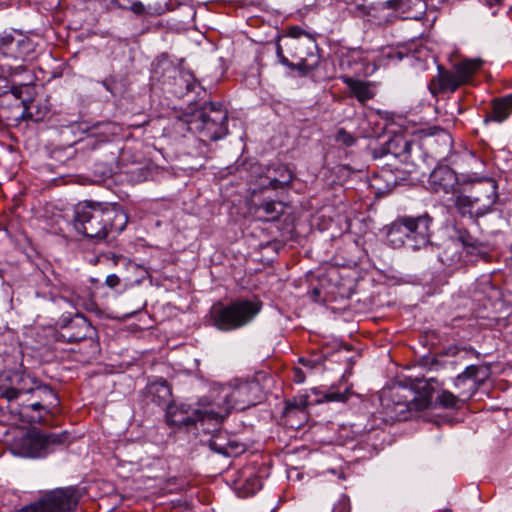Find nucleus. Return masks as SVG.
I'll return each mask as SVG.
<instances>
[{
  "label": "nucleus",
  "mask_w": 512,
  "mask_h": 512,
  "mask_svg": "<svg viewBox=\"0 0 512 512\" xmlns=\"http://www.w3.org/2000/svg\"><path fill=\"white\" fill-rule=\"evenodd\" d=\"M11 91H12V89L10 91H5L1 96V100H0L1 116L8 120H10V119L18 120V119H22V118H33L32 97L34 95V92L30 96V98L27 101H25V103H24L25 111L23 112V115H22V110L15 107L16 100L14 98H10L9 100L4 101L5 94L10 93Z\"/></svg>",
  "instance_id": "412c9836"
},
{
  "label": "nucleus",
  "mask_w": 512,
  "mask_h": 512,
  "mask_svg": "<svg viewBox=\"0 0 512 512\" xmlns=\"http://www.w3.org/2000/svg\"><path fill=\"white\" fill-rule=\"evenodd\" d=\"M498 185L493 179H486L473 185L469 195H457L455 207L458 212L470 217H482L489 213L498 199Z\"/></svg>",
  "instance_id": "6e6552de"
},
{
  "label": "nucleus",
  "mask_w": 512,
  "mask_h": 512,
  "mask_svg": "<svg viewBox=\"0 0 512 512\" xmlns=\"http://www.w3.org/2000/svg\"><path fill=\"white\" fill-rule=\"evenodd\" d=\"M403 59V54L393 47H385L380 51L364 50L361 48L353 49L348 54L340 59V68L343 70L344 66H354L355 73L367 74L374 72L377 68L387 66L391 62H400Z\"/></svg>",
  "instance_id": "9d476101"
},
{
  "label": "nucleus",
  "mask_w": 512,
  "mask_h": 512,
  "mask_svg": "<svg viewBox=\"0 0 512 512\" xmlns=\"http://www.w3.org/2000/svg\"><path fill=\"white\" fill-rule=\"evenodd\" d=\"M454 232V238L461 244L463 252L470 257V261H486L489 258V248L485 242L462 227H455Z\"/></svg>",
  "instance_id": "dca6fc26"
},
{
  "label": "nucleus",
  "mask_w": 512,
  "mask_h": 512,
  "mask_svg": "<svg viewBox=\"0 0 512 512\" xmlns=\"http://www.w3.org/2000/svg\"><path fill=\"white\" fill-rule=\"evenodd\" d=\"M212 408L194 409L186 404L177 405L175 403L169 404L166 410V420L169 426L178 428H189L196 425L197 422H204L206 420H213L209 417L206 411H211Z\"/></svg>",
  "instance_id": "4468645a"
},
{
  "label": "nucleus",
  "mask_w": 512,
  "mask_h": 512,
  "mask_svg": "<svg viewBox=\"0 0 512 512\" xmlns=\"http://www.w3.org/2000/svg\"><path fill=\"white\" fill-rule=\"evenodd\" d=\"M121 259L120 256H116V255H113L112 256V260H113V263L114 265H117L118 264V261Z\"/></svg>",
  "instance_id": "de8ad7c7"
},
{
  "label": "nucleus",
  "mask_w": 512,
  "mask_h": 512,
  "mask_svg": "<svg viewBox=\"0 0 512 512\" xmlns=\"http://www.w3.org/2000/svg\"><path fill=\"white\" fill-rule=\"evenodd\" d=\"M323 192L326 194V196H325V197H326V198H328V194H330V190H329V189H326V190H324Z\"/></svg>",
  "instance_id": "603ef678"
},
{
  "label": "nucleus",
  "mask_w": 512,
  "mask_h": 512,
  "mask_svg": "<svg viewBox=\"0 0 512 512\" xmlns=\"http://www.w3.org/2000/svg\"><path fill=\"white\" fill-rule=\"evenodd\" d=\"M341 348V343L333 341L330 350L329 343L327 341H324V339L322 338V361L330 355L339 353L341 351Z\"/></svg>",
  "instance_id": "72a5a7b5"
},
{
  "label": "nucleus",
  "mask_w": 512,
  "mask_h": 512,
  "mask_svg": "<svg viewBox=\"0 0 512 512\" xmlns=\"http://www.w3.org/2000/svg\"><path fill=\"white\" fill-rule=\"evenodd\" d=\"M332 512H349V505L346 499H340L334 504Z\"/></svg>",
  "instance_id": "37998d69"
},
{
  "label": "nucleus",
  "mask_w": 512,
  "mask_h": 512,
  "mask_svg": "<svg viewBox=\"0 0 512 512\" xmlns=\"http://www.w3.org/2000/svg\"><path fill=\"white\" fill-rule=\"evenodd\" d=\"M269 184L266 188L280 189L286 187L292 180V172L284 165H278L268 170Z\"/></svg>",
  "instance_id": "a878e982"
},
{
  "label": "nucleus",
  "mask_w": 512,
  "mask_h": 512,
  "mask_svg": "<svg viewBox=\"0 0 512 512\" xmlns=\"http://www.w3.org/2000/svg\"><path fill=\"white\" fill-rule=\"evenodd\" d=\"M284 39L283 38H280L279 41L277 42L276 44V54H277V57L279 59V61L285 65V66H288V67H292L293 64L288 60L287 57H285L284 53H283V48H282V44H281V41H283Z\"/></svg>",
  "instance_id": "58836bf2"
},
{
  "label": "nucleus",
  "mask_w": 512,
  "mask_h": 512,
  "mask_svg": "<svg viewBox=\"0 0 512 512\" xmlns=\"http://www.w3.org/2000/svg\"><path fill=\"white\" fill-rule=\"evenodd\" d=\"M228 112L220 102L204 103L180 119L187 129L197 134L202 141H217L228 133Z\"/></svg>",
  "instance_id": "20e7f679"
},
{
  "label": "nucleus",
  "mask_w": 512,
  "mask_h": 512,
  "mask_svg": "<svg viewBox=\"0 0 512 512\" xmlns=\"http://www.w3.org/2000/svg\"><path fill=\"white\" fill-rule=\"evenodd\" d=\"M128 222L123 210L114 205L85 201L74 209V227L88 238L104 239L110 233H121Z\"/></svg>",
  "instance_id": "f03ea898"
},
{
  "label": "nucleus",
  "mask_w": 512,
  "mask_h": 512,
  "mask_svg": "<svg viewBox=\"0 0 512 512\" xmlns=\"http://www.w3.org/2000/svg\"><path fill=\"white\" fill-rule=\"evenodd\" d=\"M322 69L325 70V78L326 79H333L338 77L335 71L334 67V60L333 59H324L322 60Z\"/></svg>",
  "instance_id": "c9c22d12"
},
{
  "label": "nucleus",
  "mask_w": 512,
  "mask_h": 512,
  "mask_svg": "<svg viewBox=\"0 0 512 512\" xmlns=\"http://www.w3.org/2000/svg\"><path fill=\"white\" fill-rule=\"evenodd\" d=\"M262 389L257 381H238L222 385L217 396L219 410L206 411L216 423L221 422L231 410H245L260 402Z\"/></svg>",
  "instance_id": "39448f33"
},
{
  "label": "nucleus",
  "mask_w": 512,
  "mask_h": 512,
  "mask_svg": "<svg viewBox=\"0 0 512 512\" xmlns=\"http://www.w3.org/2000/svg\"><path fill=\"white\" fill-rule=\"evenodd\" d=\"M437 381L434 378L429 379H416L413 384L414 388L418 393V399L416 408L427 409L433 406V393L435 392V386Z\"/></svg>",
  "instance_id": "b1692460"
},
{
  "label": "nucleus",
  "mask_w": 512,
  "mask_h": 512,
  "mask_svg": "<svg viewBox=\"0 0 512 512\" xmlns=\"http://www.w3.org/2000/svg\"><path fill=\"white\" fill-rule=\"evenodd\" d=\"M299 362L304 366L307 372H312L320 363V357H301Z\"/></svg>",
  "instance_id": "e433bc0d"
},
{
  "label": "nucleus",
  "mask_w": 512,
  "mask_h": 512,
  "mask_svg": "<svg viewBox=\"0 0 512 512\" xmlns=\"http://www.w3.org/2000/svg\"><path fill=\"white\" fill-rule=\"evenodd\" d=\"M461 404L459 397L448 390H443L433 401V406H430V408L459 409Z\"/></svg>",
  "instance_id": "c85d7f7f"
},
{
  "label": "nucleus",
  "mask_w": 512,
  "mask_h": 512,
  "mask_svg": "<svg viewBox=\"0 0 512 512\" xmlns=\"http://www.w3.org/2000/svg\"><path fill=\"white\" fill-rule=\"evenodd\" d=\"M262 487V479L258 475H249L241 485L244 497L252 496Z\"/></svg>",
  "instance_id": "c756f323"
},
{
  "label": "nucleus",
  "mask_w": 512,
  "mask_h": 512,
  "mask_svg": "<svg viewBox=\"0 0 512 512\" xmlns=\"http://www.w3.org/2000/svg\"><path fill=\"white\" fill-rule=\"evenodd\" d=\"M336 202L337 203H342V198H339Z\"/></svg>",
  "instance_id": "13d9d810"
},
{
  "label": "nucleus",
  "mask_w": 512,
  "mask_h": 512,
  "mask_svg": "<svg viewBox=\"0 0 512 512\" xmlns=\"http://www.w3.org/2000/svg\"><path fill=\"white\" fill-rule=\"evenodd\" d=\"M305 377H306V374H305V372L301 368H298V367L294 368V377H293V379H294V381L296 383L304 382Z\"/></svg>",
  "instance_id": "49530a36"
},
{
  "label": "nucleus",
  "mask_w": 512,
  "mask_h": 512,
  "mask_svg": "<svg viewBox=\"0 0 512 512\" xmlns=\"http://www.w3.org/2000/svg\"><path fill=\"white\" fill-rule=\"evenodd\" d=\"M431 190L435 193H454L458 185V177L453 169L446 165L437 166L428 179Z\"/></svg>",
  "instance_id": "f3484780"
},
{
  "label": "nucleus",
  "mask_w": 512,
  "mask_h": 512,
  "mask_svg": "<svg viewBox=\"0 0 512 512\" xmlns=\"http://www.w3.org/2000/svg\"><path fill=\"white\" fill-rule=\"evenodd\" d=\"M433 219L427 213L398 216L386 227V241L394 249L417 251L431 244Z\"/></svg>",
  "instance_id": "7ed1b4c3"
},
{
  "label": "nucleus",
  "mask_w": 512,
  "mask_h": 512,
  "mask_svg": "<svg viewBox=\"0 0 512 512\" xmlns=\"http://www.w3.org/2000/svg\"><path fill=\"white\" fill-rule=\"evenodd\" d=\"M235 448H236L237 453L244 451V447L242 445L241 446L236 445Z\"/></svg>",
  "instance_id": "8fccbe9b"
},
{
  "label": "nucleus",
  "mask_w": 512,
  "mask_h": 512,
  "mask_svg": "<svg viewBox=\"0 0 512 512\" xmlns=\"http://www.w3.org/2000/svg\"><path fill=\"white\" fill-rule=\"evenodd\" d=\"M58 338L66 342H78L86 339L92 329L86 317L77 312L73 317L62 316L59 321Z\"/></svg>",
  "instance_id": "2eb2a0df"
},
{
  "label": "nucleus",
  "mask_w": 512,
  "mask_h": 512,
  "mask_svg": "<svg viewBox=\"0 0 512 512\" xmlns=\"http://www.w3.org/2000/svg\"><path fill=\"white\" fill-rule=\"evenodd\" d=\"M91 283H92V284H97V283H99V280H98V279H94V278H92V279H91Z\"/></svg>",
  "instance_id": "3c124183"
},
{
  "label": "nucleus",
  "mask_w": 512,
  "mask_h": 512,
  "mask_svg": "<svg viewBox=\"0 0 512 512\" xmlns=\"http://www.w3.org/2000/svg\"><path fill=\"white\" fill-rule=\"evenodd\" d=\"M69 433H43L32 430L15 443L16 453L26 458H44L68 444Z\"/></svg>",
  "instance_id": "1a4fd4ad"
},
{
  "label": "nucleus",
  "mask_w": 512,
  "mask_h": 512,
  "mask_svg": "<svg viewBox=\"0 0 512 512\" xmlns=\"http://www.w3.org/2000/svg\"><path fill=\"white\" fill-rule=\"evenodd\" d=\"M262 303L238 299L228 304L216 303L210 314L214 326L221 331H231L249 324L261 311Z\"/></svg>",
  "instance_id": "423d86ee"
},
{
  "label": "nucleus",
  "mask_w": 512,
  "mask_h": 512,
  "mask_svg": "<svg viewBox=\"0 0 512 512\" xmlns=\"http://www.w3.org/2000/svg\"><path fill=\"white\" fill-rule=\"evenodd\" d=\"M380 178H383L387 182V186H386L387 191H390L396 185V181L395 180H393L390 183V180L393 178V174L391 172L385 171V172L382 173L381 176H375L374 177V181H377Z\"/></svg>",
  "instance_id": "ea45409f"
},
{
  "label": "nucleus",
  "mask_w": 512,
  "mask_h": 512,
  "mask_svg": "<svg viewBox=\"0 0 512 512\" xmlns=\"http://www.w3.org/2000/svg\"><path fill=\"white\" fill-rule=\"evenodd\" d=\"M121 283V279L116 274H109L105 279V285L110 289H115Z\"/></svg>",
  "instance_id": "a19ab883"
},
{
  "label": "nucleus",
  "mask_w": 512,
  "mask_h": 512,
  "mask_svg": "<svg viewBox=\"0 0 512 512\" xmlns=\"http://www.w3.org/2000/svg\"><path fill=\"white\" fill-rule=\"evenodd\" d=\"M467 387H468V384H467V383H462L461 387H460V388H458V389L460 390V391H459V393H460L461 391H464L465 389H467Z\"/></svg>",
  "instance_id": "09e8293b"
},
{
  "label": "nucleus",
  "mask_w": 512,
  "mask_h": 512,
  "mask_svg": "<svg viewBox=\"0 0 512 512\" xmlns=\"http://www.w3.org/2000/svg\"><path fill=\"white\" fill-rule=\"evenodd\" d=\"M27 396L29 397L21 402L20 414L23 417H30L33 422H43L47 415L54 414L60 406L57 393L51 386L43 384L41 381Z\"/></svg>",
  "instance_id": "9b49d317"
},
{
  "label": "nucleus",
  "mask_w": 512,
  "mask_h": 512,
  "mask_svg": "<svg viewBox=\"0 0 512 512\" xmlns=\"http://www.w3.org/2000/svg\"><path fill=\"white\" fill-rule=\"evenodd\" d=\"M127 9H129L136 15H143L146 11L143 3L139 1L133 2Z\"/></svg>",
  "instance_id": "c03bdc74"
},
{
  "label": "nucleus",
  "mask_w": 512,
  "mask_h": 512,
  "mask_svg": "<svg viewBox=\"0 0 512 512\" xmlns=\"http://www.w3.org/2000/svg\"><path fill=\"white\" fill-rule=\"evenodd\" d=\"M512 114V93L496 97L491 101V112L487 115L486 121L503 123Z\"/></svg>",
  "instance_id": "5701e85b"
},
{
  "label": "nucleus",
  "mask_w": 512,
  "mask_h": 512,
  "mask_svg": "<svg viewBox=\"0 0 512 512\" xmlns=\"http://www.w3.org/2000/svg\"><path fill=\"white\" fill-rule=\"evenodd\" d=\"M341 379H344V375L341 376ZM352 387L349 386L346 382H341L337 385H331L330 389L322 395V403L328 402H346L351 395Z\"/></svg>",
  "instance_id": "cd10ccee"
},
{
  "label": "nucleus",
  "mask_w": 512,
  "mask_h": 512,
  "mask_svg": "<svg viewBox=\"0 0 512 512\" xmlns=\"http://www.w3.org/2000/svg\"><path fill=\"white\" fill-rule=\"evenodd\" d=\"M324 222H325L324 216H322V220H321L322 226L324 225Z\"/></svg>",
  "instance_id": "4d7b16f0"
},
{
  "label": "nucleus",
  "mask_w": 512,
  "mask_h": 512,
  "mask_svg": "<svg viewBox=\"0 0 512 512\" xmlns=\"http://www.w3.org/2000/svg\"><path fill=\"white\" fill-rule=\"evenodd\" d=\"M39 381L25 372H16L11 377L12 386L5 390L4 396L9 401L18 400L27 396Z\"/></svg>",
  "instance_id": "6ab92c4d"
},
{
  "label": "nucleus",
  "mask_w": 512,
  "mask_h": 512,
  "mask_svg": "<svg viewBox=\"0 0 512 512\" xmlns=\"http://www.w3.org/2000/svg\"><path fill=\"white\" fill-rule=\"evenodd\" d=\"M71 302L77 309L84 308L86 310H92V308L94 307V303L92 301L87 300L79 295H72Z\"/></svg>",
  "instance_id": "f704fd0d"
},
{
  "label": "nucleus",
  "mask_w": 512,
  "mask_h": 512,
  "mask_svg": "<svg viewBox=\"0 0 512 512\" xmlns=\"http://www.w3.org/2000/svg\"><path fill=\"white\" fill-rule=\"evenodd\" d=\"M290 206L282 201H265L255 206L254 213L261 221H277L282 215H285Z\"/></svg>",
  "instance_id": "4be33fe9"
},
{
  "label": "nucleus",
  "mask_w": 512,
  "mask_h": 512,
  "mask_svg": "<svg viewBox=\"0 0 512 512\" xmlns=\"http://www.w3.org/2000/svg\"><path fill=\"white\" fill-rule=\"evenodd\" d=\"M322 275V288L326 289V294L332 298L349 299L354 294V279L348 274L346 269L335 265L327 264Z\"/></svg>",
  "instance_id": "ddd939ff"
},
{
  "label": "nucleus",
  "mask_w": 512,
  "mask_h": 512,
  "mask_svg": "<svg viewBox=\"0 0 512 512\" xmlns=\"http://www.w3.org/2000/svg\"><path fill=\"white\" fill-rule=\"evenodd\" d=\"M483 61L476 59H462L446 69L439 65L437 75L432 77L428 84L430 93L433 96L446 93H454L459 87L469 84L475 73L480 70Z\"/></svg>",
  "instance_id": "0eeeda50"
},
{
  "label": "nucleus",
  "mask_w": 512,
  "mask_h": 512,
  "mask_svg": "<svg viewBox=\"0 0 512 512\" xmlns=\"http://www.w3.org/2000/svg\"><path fill=\"white\" fill-rule=\"evenodd\" d=\"M339 77L343 79L351 93L360 103L364 104L374 97V93L371 90L369 83L348 76Z\"/></svg>",
  "instance_id": "bb28decb"
},
{
  "label": "nucleus",
  "mask_w": 512,
  "mask_h": 512,
  "mask_svg": "<svg viewBox=\"0 0 512 512\" xmlns=\"http://www.w3.org/2000/svg\"><path fill=\"white\" fill-rule=\"evenodd\" d=\"M302 33L303 32H302L301 28L294 26L289 29V35L286 37H282V38L284 39V41H291L292 38L300 37L302 35Z\"/></svg>",
  "instance_id": "a18cd8bd"
},
{
  "label": "nucleus",
  "mask_w": 512,
  "mask_h": 512,
  "mask_svg": "<svg viewBox=\"0 0 512 512\" xmlns=\"http://www.w3.org/2000/svg\"><path fill=\"white\" fill-rule=\"evenodd\" d=\"M481 369L482 368L478 365H470L455 378L454 386L456 388H460L462 383L468 384L467 389L460 392V396L469 399L477 392L480 384V379L478 376Z\"/></svg>",
  "instance_id": "aec40b11"
},
{
  "label": "nucleus",
  "mask_w": 512,
  "mask_h": 512,
  "mask_svg": "<svg viewBox=\"0 0 512 512\" xmlns=\"http://www.w3.org/2000/svg\"><path fill=\"white\" fill-rule=\"evenodd\" d=\"M386 149L390 155L401 162L415 164V154L420 152V145L414 140H407L403 136H395L386 142Z\"/></svg>",
  "instance_id": "a211bd4d"
},
{
  "label": "nucleus",
  "mask_w": 512,
  "mask_h": 512,
  "mask_svg": "<svg viewBox=\"0 0 512 512\" xmlns=\"http://www.w3.org/2000/svg\"><path fill=\"white\" fill-rule=\"evenodd\" d=\"M434 132L431 133V135L437 136V141H440L441 144L444 146L445 151H450L452 146V137L451 135L444 129L435 127Z\"/></svg>",
  "instance_id": "473e14b6"
},
{
  "label": "nucleus",
  "mask_w": 512,
  "mask_h": 512,
  "mask_svg": "<svg viewBox=\"0 0 512 512\" xmlns=\"http://www.w3.org/2000/svg\"><path fill=\"white\" fill-rule=\"evenodd\" d=\"M313 293H314L315 295H317V294L319 293L318 288H314V289H313Z\"/></svg>",
  "instance_id": "864d4df0"
},
{
  "label": "nucleus",
  "mask_w": 512,
  "mask_h": 512,
  "mask_svg": "<svg viewBox=\"0 0 512 512\" xmlns=\"http://www.w3.org/2000/svg\"><path fill=\"white\" fill-rule=\"evenodd\" d=\"M392 2L393 1H388V7H394V5H392Z\"/></svg>",
  "instance_id": "6e6d98bb"
},
{
  "label": "nucleus",
  "mask_w": 512,
  "mask_h": 512,
  "mask_svg": "<svg viewBox=\"0 0 512 512\" xmlns=\"http://www.w3.org/2000/svg\"><path fill=\"white\" fill-rule=\"evenodd\" d=\"M150 392L152 394H158L159 400H157L158 404H165L169 401L171 396V391L166 382L154 383L150 387Z\"/></svg>",
  "instance_id": "7c9ffc66"
},
{
  "label": "nucleus",
  "mask_w": 512,
  "mask_h": 512,
  "mask_svg": "<svg viewBox=\"0 0 512 512\" xmlns=\"http://www.w3.org/2000/svg\"><path fill=\"white\" fill-rule=\"evenodd\" d=\"M125 173L131 174V179L136 182H140L145 178L144 169L141 166L128 169Z\"/></svg>",
  "instance_id": "4c0bfd02"
},
{
  "label": "nucleus",
  "mask_w": 512,
  "mask_h": 512,
  "mask_svg": "<svg viewBox=\"0 0 512 512\" xmlns=\"http://www.w3.org/2000/svg\"><path fill=\"white\" fill-rule=\"evenodd\" d=\"M333 141L339 146L351 147L357 139L351 133L346 131L344 128H339L336 133L332 136Z\"/></svg>",
  "instance_id": "2f4dec72"
},
{
  "label": "nucleus",
  "mask_w": 512,
  "mask_h": 512,
  "mask_svg": "<svg viewBox=\"0 0 512 512\" xmlns=\"http://www.w3.org/2000/svg\"><path fill=\"white\" fill-rule=\"evenodd\" d=\"M36 58V44L22 33L4 32L0 36V77L13 81L12 91L5 94L4 101L14 98L15 107L25 111L24 103L34 90L35 76L30 69Z\"/></svg>",
  "instance_id": "f257e3e1"
},
{
  "label": "nucleus",
  "mask_w": 512,
  "mask_h": 512,
  "mask_svg": "<svg viewBox=\"0 0 512 512\" xmlns=\"http://www.w3.org/2000/svg\"><path fill=\"white\" fill-rule=\"evenodd\" d=\"M337 190L340 191V192H343V189L340 185L337 186Z\"/></svg>",
  "instance_id": "5fc2aeb1"
},
{
  "label": "nucleus",
  "mask_w": 512,
  "mask_h": 512,
  "mask_svg": "<svg viewBox=\"0 0 512 512\" xmlns=\"http://www.w3.org/2000/svg\"><path fill=\"white\" fill-rule=\"evenodd\" d=\"M80 499L77 488H57L44 493L36 502L19 512H72Z\"/></svg>",
  "instance_id": "f8f14e48"
},
{
  "label": "nucleus",
  "mask_w": 512,
  "mask_h": 512,
  "mask_svg": "<svg viewBox=\"0 0 512 512\" xmlns=\"http://www.w3.org/2000/svg\"><path fill=\"white\" fill-rule=\"evenodd\" d=\"M389 154H390V152H388L386 149V142L372 150V156L374 159H380Z\"/></svg>",
  "instance_id": "79ce46f5"
},
{
  "label": "nucleus",
  "mask_w": 512,
  "mask_h": 512,
  "mask_svg": "<svg viewBox=\"0 0 512 512\" xmlns=\"http://www.w3.org/2000/svg\"><path fill=\"white\" fill-rule=\"evenodd\" d=\"M308 405V397L305 395L293 398L285 402V408L283 415L287 418V421H291L293 417L299 419L298 425L306 419V408Z\"/></svg>",
  "instance_id": "393cba45"
}]
</instances>
